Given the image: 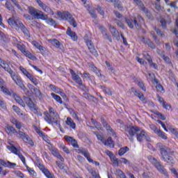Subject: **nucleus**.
<instances>
[{
	"mask_svg": "<svg viewBox=\"0 0 178 178\" xmlns=\"http://www.w3.org/2000/svg\"><path fill=\"white\" fill-rule=\"evenodd\" d=\"M103 144L107 145V147H109L110 148H113V147H115V142H113L111 137H108L106 140H104Z\"/></svg>",
	"mask_w": 178,
	"mask_h": 178,
	"instance_id": "26",
	"label": "nucleus"
},
{
	"mask_svg": "<svg viewBox=\"0 0 178 178\" xmlns=\"http://www.w3.org/2000/svg\"><path fill=\"white\" fill-rule=\"evenodd\" d=\"M70 24H71V26H73V27H77V23L76 22V21L74 20V18L71 17L70 19L68 21Z\"/></svg>",
	"mask_w": 178,
	"mask_h": 178,
	"instance_id": "60",
	"label": "nucleus"
},
{
	"mask_svg": "<svg viewBox=\"0 0 178 178\" xmlns=\"http://www.w3.org/2000/svg\"><path fill=\"white\" fill-rule=\"evenodd\" d=\"M156 88L159 92H165V90H163V87L161 84H157L156 86Z\"/></svg>",
	"mask_w": 178,
	"mask_h": 178,
	"instance_id": "63",
	"label": "nucleus"
},
{
	"mask_svg": "<svg viewBox=\"0 0 178 178\" xmlns=\"http://www.w3.org/2000/svg\"><path fill=\"white\" fill-rule=\"evenodd\" d=\"M49 113H50V115H53L54 118L58 115L56 111H55L52 107H49Z\"/></svg>",
	"mask_w": 178,
	"mask_h": 178,
	"instance_id": "54",
	"label": "nucleus"
},
{
	"mask_svg": "<svg viewBox=\"0 0 178 178\" xmlns=\"http://www.w3.org/2000/svg\"><path fill=\"white\" fill-rule=\"evenodd\" d=\"M28 12L31 16H33L35 19H39L40 20H47V14H44L42 11L38 9L29 6L28 7Z\"/></svg>",
	"mask_w": 178,
	"mask_h": 178,
	"instance_id": "5",
	"label": "nucleus"
},
{
	"mask_svg": "<svg viewBox=\"0 0 178 178\" xmlns=\"http://www.w3.org/2000/svg\"><path fill=\"white\" fill-rule=\"evenodd\" d=\"M148 159L152 165H154V166L156 167L157 170L161 173V175H163L165 178L169 177V174L168 173V171H166V169L161 164L159 161L156 159H155L154 156H149L148 157Z\"/></svg>",
	"mask_w": 178,
	"mask_h": 178,
	"instance_id": "4",
	"label": "nucleus"
},
{
	"mask_svg": "<svg viewBox=\"0 0 178 178\" xmlns=\"http://www.w3.org/2000/svg\"><path fill=\"white\" fill-rule=\"evenodd\" d=\"M17 48L21 51V52L23 54L24 51H26L27 50V49H26V45L22 44H20V42H17Z\"/></svg>",
	"mask_w": 178,
	"mask_h": 178,
	"instance_id": "42",
	"label": "nucleus"
},
{
	"mask_svg": "<svg viewBox=\"0 0 178 178\" xmlns=\"http://www.w3.org/2000/svg\"><path fill=\"white\" fill-rule=\"evenodd\" d=\"M116 175L120 178H122L126 176V175H124V172H123V171H122V170H117Z\"/></svg>",
	"mask_w": 178,
	"mask_h": 178,
	"instance_id": "57",
	"label": "nucleus"
},
{
	"mask_svg": "<svg viewBox=\"0 0 178 178\" xmlns=\"http://www.w3.org/2000/svg\"><path fill=\"white\" fill-rule=\"evenodd\" d=\"M13 111H15V112H16V113H17V115L23 116V113H22V111L20 110V108L19 107L14 105V106H13Z\"/></svg>",
	"mask_w": 178,
	"mask_h": 178,
	"instance_id": "51",
	"label": "nucleus"
},
{
	"mask_svg": "<svg viewBox=\"0 0 178 178\" xmlns=\"http://www.w3.org/2000/svg\"><path fill=\"white\" fill-rule=\"evenodd\" d=\"M157 147L159 149L161 155V159H163L164 162H167V163H169L170 165H174L175 159H173L172 155H173L175 152L172 150V149L169 148L168 147L164 145L161 143H157Z\"/></svg>",
	"mask_w": 178,
	"mask_h": 178,
	"instance_id": "2",
	"label": "nucleus"
},
{
	"mask_svg": "<svg viewBox=\"0 0 178 178\" xmlns=\"http://www.w3.org/2000/svg\"><path fill=\"white\" fill-rule=\"evenodd\" d=\"M7 148L9 151L13 152V154H15V155H17L19 152L17 148H16L14 145L13 146H7Z\"/></svg>",
	"mask_w": 178,
	"mask_h": 178,
	"instance_id": "45",
	"label": "nucleus"
},
{
	"mask_svg": "<svg viewBox=\"0 0 178 178\" xmlns=\"http://www.w3.org/2000/svg\"><path fill=\"white\" fill-rule=\"evenodd\" d=\"M136 138L137 141L139 143L144 141V140H146V141H149V140H151L149 135H148L145 130H143L141 128L139 132H137L136 134Z\"/></svg>",
	"mask_w": 178,
	"mask_h": 178,
	"instance_id": "11",
	"label": "nucleus"
},
{
	"mask_svg": "<svg viewBox=\"0 0 178 178\" xmlns=\"http://www.w3.org/2000/svg\"><path fill=\"white\" fill-rule=\"evenodd\" d=\"M33 92L35 93V97H37L38 98H41V97H42L41 90H40V89L37 88H35V89L33 90Z\"/></svg>",
	"mask_w": 178,
	"mask_h": 178,
	"instance_id": "49",
	"label": "nucleus"
},
{
	"mask_svg": "<svg viewBox=\"0 0 178 178\" xmlns=\"http://www.w3.org/2000/svg\"><path fill=\"white\" fill-rule=\"evenodd\" d=\"M25 166L31 176H32L33 177H37V172H35V171H34V169L29 167V165H27V164Z\"/></svg>",
	"mask_w": 178,
	"mask_h": 178,
	"instance_id": "39",
	"label": "nucleus"
},
{
	"mask_svg": "<svg viewBox=\"0 0 178 178\" xmlns=\"http://www.w3.org/2000/svg\"><path fill=\"white\" fill-rule=\"evenodd\" d=\"M131 91L132 92H134L136 97H138L139 99H140L143 104H147V99L144 97V95L141 93V92L136 90V88H131Z\"/></svg>",
	"mask_w": 178,
	"mask_h": 178,
	"instance_id": "18",
	"label": "nucleus"
},
{
	"mask_svg": "<svg viewBox=\"0 0 178 178\" xmlns=\"http://www.w3.org/2000/svg\"><path fill=\"white\" fill-rule=\"evenodd\" d=\"M8 23L10 27L15 29L17 31L21 30L24 35L30 38V32L29 31V29H27L26 26L23 24V22H22L19 17L13 16L8 19Z\"/></svg>",
	"mask_w": 178,
	"mask_h": 178,
	"instance_id": "3",
	"label": "nucleus"
},
{
	"mask_svg": "<svg viewBox=\"0 0 178 178\" xmlns=\"http://www.w3.org/2000/svg\"><path fill=\"white\" fill-rule=\"evenodd\" d=\"M0 66L6 70V72H8L9 74L10 75L13 81L17 84V86H19V88L23 90V91H26L27 88H26V86H24V83H23V79H22V77H20L19 75L16 74V72H13L10 67L9 66V64L6 63V61L2 60V58H0Z\"/></svg>",
	"mask_w": 178,
	"mask_h": 178,
	"instance_id": "1",
	"label": "nucleus"
},
{
	"mask_svg": "<svg viewBox=\"0 0 178 178\" xmlns=\"http://www.w3.org/2000/svg\"><path fill=\"white\" fill-rule=\"evenodd\" d=\"M43 115H44V119L45 122H47V123H49V124H52V123H54L52 117L51 116L49 113H48V111H44L43 113Z\"/></svg>",
	"mask_w": 178,
	"mask_h": 178,
	"instance_id": "25",
	"label": "nucleus"
},
{
	"mask_svg": "<svg viewBox=\"0 0 178 178\" xmlns=\"http://www.w3.org/2000/svg\"><path fill=\"white\" fill-rule=\"evenodd\" d=\"M84 40L86 42V44L90 52V54H92V55H97V50L95 49V47H94V44L92 43V41L90 40V39L88 38V36L85 35L84 36Z\"/></svg>",
	"mask_w": 178,
	"mask_h": 178,
	"instance_id": "14",
	"label": "nucleus"
},
{
	"mask_svg": "<svg viewBox=\"0 0 178 178\" xmlns=\"http://www.w3.org/2000/svg\"><path fill=\"white\" fill-rule=\"evenodd\" d=\"M13 98L19 104V105H21L23 108L26 107V104H24V102H23V99L20 98L16 93L13 94Z\"/></svg>",
	"mask_w": 178,
	"mask_h": 178,
	"instance_id": "23",
	"label": "nucleus"
},
{
	"mask_svg": "<svg viewBox=\"0 0 178 178\" xmlns=\"http://www.w3.org/2000/svg\"><path fill=\"white\" fill-rule=\"evenodd\" d=\"M19 70L24 76H26V77H27V79H29V80H30V81L33 83V84H34V86H38V80L37 78L34 77V76L29 72V71L23 67V66L19 67Z\"/></svg>",
	"mask_w": 178,
	"mask_h": 178,
	"instance_id": "10",
	"label": "nucleus"
},
{
	"mask_svg": "<svg viewBox=\"0 0 178 178\" xmlns=\"http://www.w3.org/2000/svg\"><path fill=\"white\" fill-rule=\"evenodd\" d=\"M48 149L50 151L54 156H55L58 159H60L61 162H65V159L63 158V156H62V155H60V153H59V150H58V149H56L53 145H51L48 146Z\"/></svg>",
	"mask_w": 178,
	"mask_h": 178,
	"instance_id": "13",
	"label": "nucleus"
},
{
	"mask_svg": "<svg viewBox=\"0 0 178 178\" xmlns=\"http://www.w3.org/2000/svg\"><path fill=\"white\" fill-rule=\"evenodd\" d=\"M124 130L126 136L133 143L134 141V136L140 132V128L137 126H127Z\"/></svg>",
	"mask_w": 178,
	"mask_h": 178,
	"instance_id": "7",
	"label": "nucleus"
},
{
	"mask_svg": "<svg viewBox=\"0 0 178 178\" xmlns=\"http://www.w3.org/2000/svg\"><path fill=\"white\" fill-rule=\"evenodd\" d=\"M6 131L9 136H12L13 134L16 136V133H17V131L16 129H15V127L9 125L6 127Z\"/></svg>",
	"mask_w": 178,
	"mask_h": 178,
	"instance_id": "24",
	"label": "nucleus"
},
{
	"mask_svg": "<svg viewBox=\"0 0 178 178\" xmlns=\"http://www.w3.org/2000/svg\"><path fill=\"white\" fill-rule=\"evenodd\" d=\"M2 92H3V94H5V95H9L10 97L13 95V94H15V92L9 89H8V88L3 86L2 89H1Z\"/></svg>",
	"mask_w": 178,
	"mask_h": 178,
	"instance_id": "33",
	"label": "nucleus"
},
{
	"mask_svg": "<svg viewBox=\"0 0 178 178\" xmlns=\"http://www.w3.org/2000/svg\"><path fill=\"white\" fill-rule=\"evenodd\" d=\"M47 17L46 19H42L45 20L46 23L48 24L49 26H55L58 23H56V21L54 20L52 18H48V15H47Z\"/></svg>",
	"mask_w": 178,
	"mask_h": 178,
	"instance_id": "32",
	"label": "nucleus"
},
{
	"mask_svg": "<svg viewBox=\"0 0 178 178\" xmlns=\"http://www.w3.org/2000/svg\"><path fill=\"white\" fill-rule=\"evenodd\" d=\"M156 134H157V136H159V137H160L163 140H168V136H166V134H165V132L161 131V129H159Z\"/></svg>",
	"mask_w": 178,
	"mask_h": 178,
	"instance_id": "44",
	"label": "nucleus"
},
{
	"mask_svg": "<svg viewBox=\"0 0 178 178\" xmlns=\"http://www.w3.org/2000/svg\"><path fill=\"white\" fill-rule=\"evenodd\" d=\"M147 61H148L149 66H151L156 70H158V65H156V63H154V62H152V58L151 57H149V56H148V57H147Z\"/></svg>",
	"mask_w": 178,
	"mask_h": 178,
	"instance_id": "41",
	"label": "nucleus"
},
{
	"mask_svg": "<svg viewBox=\"0 0 178 178\" xmlns=\"http://www.w3.org/2000/svg\"><path fill=\"white\" fill-rule=\"evenodd\" d=\"M32 44L34 45V47H36L37 49H39L40 52H45V47H42L38 42L33 40L32 42Z\"/></svg>",
	"mask_w": 178,
	"mask_h": 178,
	"instance_id": "27",
	"label": "nucleus"
},
{
	"mask_svg": "<svg viewBox=\"0 0 178 178\" xmlns=\"http://www.w3.org/2000/svg\"><path fill=\"white\" fill-rule=\"evenodd\" d=\"M96 9H97V12L99 13V15H101L102 16H104L105 12L104 11V9H102V8H101V6H97Z\"/></svg>",
	"mask_w": 178,
	"mask_h": 178,
	"instance_id": "62",
	"label": "nucleus"
},
{
	"mask_svg": "<svg viewBox=\"0 0 178 178\" xmlns=\"http://www.w3.org/2000/svg\"><path fill=\"white\" fill-rule=\"evenodd\" d=\"M26 104H27L29 108H30L31 111H32L33 113H37V112H38V107H37V106L33 103V101H31L30 98H26Z\"/></svg>",
	"mask_w": 178,
	"mask_h": 178,
	"instance_id": "17",
	"label": "nucleus"
},
{
	"mask_svg": "<svg viewBox=\"0 0 178 178\" xmlns=\"http://www.w3.org/2000/svg\"><path fill=\"white\" fill-rule=\"evenodd\" d=\"M99 87L105 94H107L108 95H112V90H111L108 88H106V86L99 85Z\"/></svg>",
	"mask_w": 178,
	"mask_h": 178,
	"instance_id": "34",
	"label": "nucleus"
},
{
	"mask_svg": "<svg viewBox=\"0 0 178 178\" xmlns=\"http://www.w3.org/2000/svg\"><path fill=\"white\" fill-rule=\"evenodd\" d=\"M101 122L102 124H103V127H105L108 133L113 134V129H112V127H111V125L108 124V122H106V120L104 118H101Z\"/></svg>",
	"mask_w": 178,
	"mask_h": 178,
	"instance_id": "19",
	"label": "nucleus"
},
{
	"mask_svg": "<svg viewBox=\"0 0 178 178\" xmlns=\"http://www.w3.org/2000/svg\"><path fill=\"white\" fill-rule=\"evenodd\" d=\"M57 15H58V17H60L63 20H67L69 22L71 18L73 17L72 14L67 11H64V12H60V11H57Z\"/></svg>",
	"mask_w": 178,
	"mask_h": 178,
	"instance_id": "16",
	"label": "nucleus"
},
{
	"mask_svg": "<svg viewBox=\"0 0 178 178\" xmlns=\"http://www.w3.org/2000/svg\"><path fill=\"white\" fill-rule=\"evenodd\" d=\"M70 72L74 81H75L76 84H79V86L83 91H88V88H87L86 86L83 85V81H81V78H80V76L77 74H76V72H74L73 70L70 69Z\"/></svg>",
	"mask_w": 178,
	"mask_h": 178,
	"instance_id": "9",
	"label": "nucleus"
},
{
	"mask_svg": "<svg viewBox=\"0 0 178 178\" xmlns=\"http://www.w3.org/2000/svg\"><path fill=\"white\" fill-rule=\"evenodd\" d=\"M35 2H37L38 5L44 10V12H46V13H48V15H51V16H54V10L49 8V6H47L45 3H44L41 0H35Z\"/></svg>",
	"mask_w": 178,
	"mask_h": 178,
	"instance_id": "12",
	"label": "nucleus"
},
{
	"mask_svg": "<svg viewBox=\"0 0 178 178\" xmlns=\"http://www.w3.org/2000/svg\"><path fill=\"white\" fill-rule=\"evenodd\" d=\"M67 35H69V37L72 38V40L73 41H77V35H76V33L72 31V29L70 27H68L66 31Z\"/></svg>",
	"mask_w": 178,
	"mask_h": 178,
	"instance_id": "22",
	"label": "nucleus"
},
{
	"mask_svg": "<svg viewBox=\"0 0 178 178\" xmlns=\"http://www.w3.org/2000/svg\"><path fill=\"white\" fill-rule=\"evenodd\" d=\"M114 6H115V8H117L120 10H122V9H123V6L122 5V3L119 1H116L114 3Z\"/></svg>",
	"mask_w": 178,
	"mask_h": 178,
	"instance_id": "55",
	"label": "nucleus"
},
{
	"mask_svg": "<svg viewBox=\"0 0 178 178\" xmlns=\"http://www.w3.org/2000/svg\"><path fill=\"white\" fill-rule=\"evenodd\" d=\"M161 58L163 59V60L165 62V63H168V65H170V63H172L170 58H169L168 56H165V54L163 55Z\"/></svg>",
	"mask_w": 178,
	"mask_h": 178,
	"instance_id": "58",
	"label": "nucleus"
},
{
	"mask_svg": "<svg viewBox=\"0 0 178 178\" xmlns=\"http://www.w3.org/2000/svg\"><path fill=\"white\" fill-rule=\"evenodd\" d=\"M33 127L35 131L38 134V136H40V137H41L42 136H44V132H42L40 128H38L35 125H33Z\"/></svg>",
	"mask_w": 178,
	"mask_h": 178,
	"instance_id": "48",
	"label": "nucleus"
},
{
	"mask_svg": "<svg viewBox=\"0 0 178 178\" xmlns=\"http://www.w3.org/2000/svg\"><path fill=\"white\" fill-rule=\"evenodd\" d=\"M145 42V44H147L148 47H149L152 49H155V44H154V43L151 42V40L147 39Z\"/></svg>",
	"mask_w": 178,
	"mask_h": 178,
	"instance_id": "56",
	"label": "nucleus"
},
{
	"mask_svg": "<svg viewBox=\"0 0 178 178\" xmlns=\"http://www.w3.org/2000/svg\"><path fill=\"white\" fill-rule=\"evenodd\" d=\"M23 54L25 56H26V58L31 59V60H37V57H35L34 55H32V54L29 50L25 51Z\"/></svg>",
	"mask_w": 178,
	"mask_h": 178,
	"instance_id": "30",
	"label": "nucleus"
},
{
	"mask_svg": "<svg viewBox=\"0 0 178 178\" xmlns=\"http://www.w3.org/2000/svg\"><path fill=\"white\" fill-rule=\"evenodd\" d=\"M65 124L69 127V129H72V130H76V122L73 121L72 118L67 117L65 120Z\"/></svg>",
	"mask_w": 178,
	"mask_h": 178,
	"instance_id": "20",
	"label": "nucleus"
},
{
	"mask_svg": "<svg viewBox=\"0 0 178 178\" xmlns=\"http://www.w3.org/2000/svg\"><path fill=\"white\" fill-rule=\"evenodd\" d=\"M93 134H95V136H96L97 140H99V141H101V143H102L104 144L105 140L104 139V136H102L101 134H99V132L97 131H93Z\"/></svg>",
	"mask_w": 178,
	"mask_h": 178,
	"instance_id": "47",
	"label": "nucleus"
},
{
	"mask_svg": "<svg viewBox=\"0 0 178 178\" xmlns=\"http://www.w3.org/2000/svg\"><path fill=\"white\" fill-rule=\"evenodd\" d=\"M83 156L86 158V159L88 161V162H92V159H91V156L90 155V153L88 151L86 150L85 153H83Z\"/></svg>",
	"mask_w": 178,
	"mask_h": 178,
	"instance_id": "53",
	"label": "nucleus"
},
{
	"mask_svg": "<svg viewBox=\"0 0 178 178\" xmlns=\"http://www.w3.org/2000/svg\"><path fill=\"white\" fill-rule=\"evenodd\" d=\"M10 1L17 8V9L21 10V12H23V8H22V6H20V4H19V1H17V0H10Z\"/></svg>",
	"mask_w": 178,
	"mask_h": 178,
	"instance_id": "52",
	"label": "nucleus"
},
{
	"mask_svg": "<svg viewBox=\"0 0 178 178\" xmlns=\"http://www.w3.org/2000/svg\"><path fill=\"white\" fill-rule=\"evenodd\" d=\"M15 137H17L19 140H22L24 143L29 144V145H31L32 147L34 145V142H33V140H31V138H30L27 133L18 130L17 132H15Z\"/></svg>",
	"mask_w": 178,
	"mask_h": 178,
	"instance_id": "8",
	"label": "nucleus"
},
{
	"mask_svg": "<svg viewBox=\"0 0 178 178\" xmlns=\"http://www.w3.org/2000/svg\"><path fill=\"white\" fill-rule=\"evenodd\" d=\"M28 12L31 16H33L35 19H39L40 20H47V14H44L42 11L38 9L29 6L28 7Z\"/></svg>",
	"mask_w": 178,
	"mask_h": 178,
	"instance_id": "6",
	"label": "nucleus"
},
{
	"mask_svg": "<svg viewBox=\"0 0 178 178\" xmlns=\"http://www.w3.org/2000/svg\"><path fill=\"white\" fill-rule=\"evenodd\" d=\"M106 65L107 67H108V70L111 72V73L115 74V68L109 63V62L106 61Z\"/></svg>",
	"mask_w": 178,
	"mask_h": 178,
	"instance_id": "61",
	"label": "nucleus"
},
{
	"mask_svg": "<svg viewBox=\"0 0 178 178\" xmlns=\"http://www.w3.org/2000/svg\"><path fill=\"white\" fill-rule=\"evenodd\" d=\"M124 20L127 25L129 26V29H133L134 26L136 27V29H140V24L137 23V18H124Z\"/></svg>",
	"mask_w": 178,
	"mask_h": 178,
	"instance_id": "15",
	"label": "nucleus"
},
{
	"mask_svg": "<svg viewBox=\"0 0 178 178\" xmlns=\"http://www.w3.org/2000/svg\"><path fill=\"white\" fill-rule=\"evenodd\" d=\"M129 151H130V149L129 148V147L125 146L119 149L118 155L120 156H123V155H124V154H126V152H129Z\"/></svg>",
	"mask_w": 178,
	"mask_h": 178,
	"instance_id": "31",
	"label": "nucleus"
},
{
	"mask_svg": "<svg viewBox=\"0 0 178 178\" xmlns=\"http://www.w3.org/2000/svg\"><path fill=\"white\" fill-rule=\"evenodd\" d=\"M138 87H140V88L143 90V91H146L145 86H144V83L143 82V81H139L138 82Z\"/></svg>",
	"mask_w": 178,
	"mask_h": 178,
	"instance_id": "64",
	"label": "nucleus"
},
{
	"mask_svg": "<svg viewBox=\"0 0 178 178\" xmlns=\"http://www.w3.org/2000/svg\"><path fill=\"white\" fill-rule=\"evenodd\" d=\"M160 23H161V27H163V29H166V24H170V23H172V20L169 17L167 19L162 18L160 20Z\"/></svg>",
	"mask_w": 178,
	"mask_h": 178,
	"instance_id": "28",
	"label": "nucleus"
},
{
	"mask_svg": "<svg viewBox=\"0 0 178 178\" xmlns=\"http://www.w3.org/2000/svg\"><path fill=\"white\" fill-rule=\"evenodd\" d=\"M92 123H93L94 126L97 129V130H102V125L101 123L97 122L95 120H91Z\"/></svg>",
	"mask_w": 178,
	"mask_h": 178,
	"instance_id": "46",
	"label": "nucleus"
},
{
	"mask_svg": "<svg viewBox=\"0 0 178 178\" xmlns=\"http://www.w3.org/2000/svg\"><path fill=\"white\" fill-rule=\"evenodd\" d=\"M110 31H111V33L113 37H115V38L118 37V35H119V31H118L116 30V28H115V26H110Z\"/></svg>",
	"mask_w": 178,
	"mask_h": 178,
	"instance_id": "37",
	"label": "nucleus"
},
{
	"mask_svg": "<svg viewBox=\"0 0 178 178\" xmlns=\"http://www.w3.org/2000/svg\"><path fill=\"white\" fill-rule=\"evenodd\" d=\"M53 123H55L56 126H58V127H60V117H59V115L54 117Z\"/></svg>",
	"mask_w": 178,
	"mask_h": 178,
	"instance_id": "43",
	"label": "nucleus"
},
{
	"mask_svg": "<svg viewBox=\"0 0 178 178\" xmlns=\"http://www.w3.org/2000/svg\"><path fill=\"white\" fill-rule=\"evenodd\" d=\"M88 172L92 175V176L95 178H101L99 176V174L94 169L92 168H88Z\"/></svg>",
	"mask_w": 178,
	"mask_h": 178,
	"instance_id": "36",
	"label": "nucleus"
},
{
	"mask_svg": "<svg viewBox=\"0 0 178 178\" xmlns=\"http://www.w3.org/2000/svg\"><path fill=\"white\" fill-rule=\"evenodd\" d=\"M17 155H18L19 159L22 161L24 165H26L27 164L26 163V158H24V156L20 154V152H19Z\"/></svg>",
	"mask_w": 178,
	"mask_h": 178,
	"instance_id": "59",
	"label": "nucleus"
},
{
	"mask_svg": "<svg viewBox=\"0 0 178 178\" xmlns=\"http://www.w3.org/2000/svg\"><path fill=\"white\" fill-rule=\"evenodd\" d=\"M134 2H136L138 6H140V8H141L143 12H145V13H146L147 15L149 13H148V10L144 7V4H143V2H141V0H134Z\"/></svg>",
	"mask_w": 178,
	"mask_h": 178,
	"instance_id": "29",
	"label": "nucleus"
},
{
	"mask_svg": "<svg viewBox=\"0 0 178 178\" xmlns=\"http://www.w3.org/2000/svg\"><path fill=\"white\" fill-rule=\"evenodd\" d=\"M49 42H51L56 48L60 47V42L56 39H50L49 40Z\"/></svg>",
	"mask_w": 178,
	"mask_h": 178,
	"instance_id": "35",
	"label": "nucleus"
},
{
	"mask_svg": "<svg viewBox=\"0 0 178 178\" xmlns=\"http://www.w3.org/2000/svg\"><path fill=\"white\" fill-rule=\"evenodd\" d=\"M51 96L52 98H54V99H55V101H56V102H58V104H63V101H62V98H61L59 95H56V94H55V93H51Z\"/></svg>",
	"mask_w": 178,
	"mask_h": 178,
	"instance_id": "38",
	"label": "nucleus"
},
{
	"mask_svg": "<svg viewBox=\"0 0 178 178\" xmlns=\"http://www.w3.org/2000/svg\"><path fill=\"white\" fill-rule=\"evenodd\" d=\"M65 140L67 141V143H70L71 145H72L74 148H79V144H77V140L73 138V137L65 136Z\"/></svg>",
	"mask_w": 178,
	"mask_h": 178,
	"instance_id": "21",
	"label": "nucleus"
},
{
	"mask_svg": "<svg viewBox=\"0 0 178 178\" xmlns=\"http://www.w3.org/2000/svg\"><path fill=\"white\" fill-rule=\"evenodd\" d=\"M60 148L63 149V151H64L65 154H70V151H69V148H67V147H66L63 143H61L60 145Z\"/></svg>",
	"mask_w": 178,
	"mask_h": 178,
	"instance_id": "50",
	"label": "nucleus"
},
{
	"mask_svg": "<svg viewBox=\"0 0 178 178\" xmlns=\"http://www.w3.org/2000/svg\"><path fill=\"white\" fill-rule=\"evenodd\" d=\"M1 165H3V166H5L6 168H12V166H16V163H10V161H8L7 163L1 160Z\"/></svg>",
	"mask_w": 178,
	"mask_h": 178,
	"instance_id": "40",
	"label": "nucleus"
}]
</instances>
